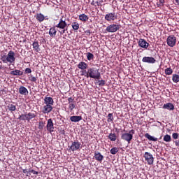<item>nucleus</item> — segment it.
Listing matches in <instances>:
<instances>
[{
    "label": "nucleus",
    "instance_id": "f257e3e1",
    "mask_svg": "<svg viewBox=\"0 0 179 179\" xmlns=\"http://www.w3.org/2000/svg\"><path fill=\"white\" fill-rule=\"evenodd\" d=\"M1 60H2L3 64H14L15 61V52L10 50L8 52L7 55H1Z\"/></svg>",
    "mask_w": 179,
    "mask_h": 179
},
{
    "label": "nucleus",
    "instance_id": "f03ea898",
    "mask_svg": "<svg viewBox=\"0 0 179 179\" xmlns=\"http://www.w3.org/2000/svg\"><path fill=\"white\" fill-rule=\"evenodd\" d=\"M36 117V112H29V113L21 114L17 119L21 121H27L29 122L33 119H35Z\"/></svg>",
    "mask_w": 179,
    "mask_h": 179
},
{
    "label": "nucleus",
    "instance_id": "7ed1b4c3",
    "mask_svg": "<svg viewBox=\"0 0 179 179\" xmlns=\"http://www.w3.org/2000/svg\"><path fill=\"white\" fill-rule=\"evenodd\" d=\"M136 134V131L134 129L129 130V133H123L121 135V139L124 141H127V143H131L133 140V136Z\"/></svg>",
    "mask_w": 179,
    "mask_h": 179
},
{
    "label": "nucleus",
    "instance_id": "20e7f679",
    "mask_svg": "<svg viewBox=\"0 0 179 179\" xmlns=\"http://www.w3.org/2000/svg\"><path fill=\"white\" fill-rule=\"evenodd\" d=\"M88 78L92 79H100L101 73L99 72V70L95 68L88 69Z\"/></svg>",
    "mask_w": 179,
    "mask_h": 179
},
{
    "label": "nucleus",
    "instance_id": "39448f33",
    "mask_svg": "<svg viewBox=\"0 0 179 179\" xmlns=\"http://www.w3.org/2000/svg\"><path fill=\"white\" fill-rule=\"evenodd\" d=\"M121 29L120 24H111L110 25H108L106 27V31L108 33H115L118 30Z\"/></svg>",
    "mask_w": 179,
    "mask_h": 179
},
{
    "label": "nucleus",
    "instance_id": "423d86ee",
    "mask_svg": "<svg viewBox=\"0 0 179 179\" xmlns=\"http://www.w3.org/2000/svg\"><path fill=\"white\" fill-rule=\"evenodd\" d=\"M143 157H144L145 161L147 162L148 165H153L154 157L153 155L151 154V152H145Z\"/></svg>",
    "mask_w": 179,
    "mask_h": 179
},
{
    "label": "nucleus",
    "instance_id": "0eeeda50",
    "mask_svg": "<svg viewBox=\"0 0 179 179\" xmlns=\"http://www.w3.org/2000/svg\"><path fill=\"white\" fill-rule=\"evenodd\" d=\"M117 18V13L115 12L108 13V14L105 15V20L108 22L115 21Z\"/></svg>",
    "mask_w": 179,
    "mask_h": 179
},
{
    "label": "nucleus",
    "instance_id": "6e6552de",
    "mask_svg": "<svg viewBox=\"0 0 179 179\" xmlns=\"http://www.w3.org/2000/svg\"><path fill=\"white\" fill-rule=\"evenodd\" d=\"M166 42H167V45L169 47H174L177 42V38H176L174 35H171L168 36Z\"/></svg>",
    "mask_w": 179,
    "mask_h": 179
},
{
    "label": "nucleus",
    "instance_id": "1a4fd4ad",
    "mask_svg": "<svg viewBox=\"0 0 179 179\" xmlns=\"http://www.w3.org/2000/svg\"><path fill=\"white\" fill-rule=\"evenodd\" d=\"M80 143L78 140L72 141L71 146H70V150H71L72 152L80 150Z\"/></svg>",
    "mask_w": 179,
    "mask_h": 179
},
{
    "label": "nucleus",
    "instance_id": "9d476101",
    "mask_svg": "<svg viewBox=\"0 0 179 179\" xmlns=\"http://www.w3.org/2000/svg\"><path fill=\"white\" fill-rule=\"evenodd\" d=\"M46 129L50 134H52L54 132L55 128H54L53 121H52V119H49L48 121L47 122Z\"/></svg>",
    "mask_w": 179,
    "mask_h": 179
},
{
    "label": "nucleus",
    "instance_id": "9b49d317",
    "mask_svg": "<svg viewBox=\"0 0 179 179\" xmlns=\"http://www.w3.org/2000/svg\"><path fill=\"white\" fill-rule=\"evenodd\" d=\"M156 62V59L151 57H145L142 59V62L147 63L149 64H155Z\"/></svg>",
    "mask_w": 179,
    "mask_h": 179
},
{
    "label": "nucleus",
    "instance_id": "f8f14e48",
    "mask_svg": "<svg viewBox=\"0 0 179 179\" xmlns=\"http://www.w3.org/2000/svg\"><path fill=\"white\" fill-rule=\"evenodd\" d=\"M138 47L142 48L143 49H147L148 48L150 44L148 43V42H147L145 40H144L143 38H141L139 39L138 42Z\"/></svg>",
    "mask_w": 179,
    "mask_h": 179
},
{
    "label": "nucleus",
    "instance_id": "ddd939ff",
    "mask_svg": "<svg viewBox=\"0 0 179 179\" xmlns=\"http://www.w3.org/2000/svg\"><path fill=\"white\" fill-rule=\"evenodd\" d=\"M66 27H67V23L66 22V20H63L62 18L59 20V24H57L55 27H57V29H64L66 28Z\"/></svg>",
    "mask_w": 179,
    "mask_h": 179
},
{
    "label": "nucleus",
    "instance_id": "4468645a",
    "mask_svg": "<svg viewBox=\"0 0 179 179\" xmlns=\"http://www.w3.org/2000/svg\"><path fill=\"white\" fill-rule=\"evenodd\" d=\"M53 105L47 104L43 106V108H42V113L43 114H48L51 113V111L53 110Z\"/></svg>",
    "mask_w": 179,
    "mask_h": 179
},
{
    "label": "nucleus",
    "instance_id": "2eb2a0df",
    "mask_svg": "<svg viewBox=\"0 0 179 179\" xmlns=\"http://www.w3.org/2000/svg\"><path fill=\"white\" fill-rule=\"evenodd\" d=\"M94 158L96 161L101 162L104 159V156L101 155L99 152H94Z\"/></svg>",
    "mask_w": 179,
    "mask_h": 179
},
{
    "label": "nucleus",
    "instance_id": "dca6fc26",
    "mask_svg": "<svg viewBox=\"0 0 179 179\" xmlns=\"http://www.w3.org/2000/svg\"><path fill=\"white\" fill-rule=\"evenodd\" d=\"M44 103H45V105L53 106L54 105L53 98H52L50 96H45Z\"/></svg>",
    "mask_w": 179,
    "mask_h": 179
},
{
    "label": "nucleus",
    "instance_id": "f3484780",
    "mask_svg": "<svg viewBox=\"0 0 179 179\" xmlns=\"http://www.w3.org/2000/svg\"><path fill=\"white\" fill-rule=\"evenodd\" d=\"M163 109H167L170 111L174 110L175 106L172 103H164L162 106Z\"/></svg>",
    "mask_w": 179,
    "mask_h": 179
},
{
    "label": "nucleus",
    "instance_id": "a211bd4d",
    "mask_svg": "<svg viewBox=\"0 0 179 179\" xmlns=\"http://www.w3.org/2000/svg\"><path fill=\"white\" fill-rule=\"evenodd\" d=\"M18 92H19V94L24 96H26L29 94L28 90L23 86H21L20 87H19Z\"/></svg>",
    "mask_w": 179,
    "mask_h": 179
},
{
    "label": "nucleus",
    "instance_id": "6ab92c4d",
    "mask_svg": "<svg viewBox=\"0 0 179 179\" xmlns=\"http://www.w3.org/2000/svg\"><path fill=\"white\" fill-rule=\"evenodd\" d=\"M49 35H50V36H51V38L56 37L57 30H56L55 27H52L51 28H50V29H49Z\"/></svg>",
    "mask_w": 179,
    "mask_h": 179
},
{
    "label": "nucleus",
    "instance_id": "aec40b11",
    "mask_svg": "<svg viewBox=\"0 0 179 179\" xmlns=\"http://www.w3.org/2000/svg\"><path fill=\"white\" fill-rule=\"evenodd\" d=\"M78 20L80 21H82L83 22H86L89 21V16L85 14H80V15H78Z\"/></svg>",
    "mask_w": 179,
    "mask_h": 179
},
{
    "label": "nucleus",
    "instance_id": "412c9836",
    "mask_svg": "<svg viewBox=\"0 0 179 179\" xmlns=\"http://www.w3.org/2000/svg\"><path fill=\"white\" fill-rule=\"evenodd\" d=\"M82 116L74 115L70 117V121H71L72 122H79L80 121H82Z\"/></svg>",
    "mask_w": 179,
    "mask_h": 179
},
{
    "label": "nucleus",
    "instance_id": "4be33fe9",
    "mask_svg": "<svg viewBox=\"0 0 179 179\" xmlns=\"http://www.w3.org/2000/svg\"><path fill=\"white\" fill-rule=\"evenodd\" d=\"M78 68L80 70H87V64L84 62H80L78 64Z\"/></svg>",
    "mask_w": 179,
    "mask_h": 179
},
{
    "label": "nucleus",
    "instance_id": "5701e85b",
    "mask_svg": "<svg viewBox=\"0 0 179 179\" xmlns=\"http://www.w3.org/2000/svg\"><path fill=\"white\" fill-rule=\"evenodd\" d=\"M71 27H72L73 30H74V32H77L78 30H79V29H80V24H79V23H78L77 21L73 22L71 23Z\"/></svg>",
    "mask_w": 179,
    "mask_h": 179
},
{
    "label": "nucleus",
    "instance_id": "b1692460",
    "mask_svg": "<svg viewBox=\"0 0 179 179\" xmlns=\"http://www.w3.org/2000/svg\"><path fill=\"white\" fill-rule=\"evenodd\" d=\"M36 19L37 21L41 23L44 21V20H45V17H44V15L41 13H38L36 15Z\"/></svg>",
    "mask_w": 179,
    "mask_h": 179
},
{
    "label": "nucleus",
    "instance_id": "393cba45",
    "mask_svg": "<svg viewBox=\"0 0 179 179\" xmlns=\"http://www.w3.org/2000/svg\"><path fill=\"white\" fill-rule=\"evenodd\" d=\"M34 50L36 52H38L40 51V45L38 44V41H35L32 44Z\"/></svg>",
    "mask_w": 179,
    "mask_h": 179
},
{
    "label": "nucleus",
    "instance_id": "a878e982",
    "mask_svg": "<svg viewBox=\"0 0 179 179\" xmlns=\"http://www.w3.org/2000/svg\"><path fill=\"white\" fill-rule=\"evenodd\" d=\"M108 138L109 141H116L117 136H116L115 133H110L108 136Z\"/></svg>",
    "mask_w": 179,
    "mask_h": 179
},
{
    "label": "nucleus",
    "instance_id": "bb28decb",
    "mask_svg": "<svg viewBox=\"0 0 179 179\" xmlns=\"http://www.w3.org/2000/svg\"><path fill=\"white\" fill-rule=\"evenodd\" d=\"M145 138H146L148 140H149L150 141H154L156 142L157 141V138H154L153 136H152L151 135H150L148 133L145 134L144 135Z\"/></svg>",
    "mask_w": 179,
    "mask_h": 179
},
{
    "label": "nucleus",
    "instance_id": "cd10ccee",
    "mask_svg": "<svg viewBox=\"0 0 179 179\" xmlns=\"http://www.w3.org/2000/svg\"><path fill=\"white\" fill-rule=\"evenodd\" d=\"M11 76H22L23 72L20 70H14L10 72Z\"/></svg>",
    "mask_w": 179,
    "mask_h": 179
},
{
    "label": "nucleus",
    "instance_id": "c85d7f7f",
    "mask_svg": "<svg viewBox=\"0 0 179 179\" xmlns=\"http://www.w3.org/2000/svg\"><path fill=\"white\" fill-rule=\"evenodd\" d=\"M163 141H165L166 143H170L171 142V136L166 134L164 137L163 138Z\"/></svg>",
    "mask_w": 179,
    "mask_h": 179
},
{
    "label": "nucleus",
    "instance_id": "c756f323",
    "mask_svg": "<svg viewBox=\"0 0 179 179\" xmlns=\"http://www.w3.org/2000/svg\"><path fill=\"white\" fill-rule=\"evenodd\" d=\"M172 80H173V83H178L179 76L178 74H173Z\"/></svg>",
    "mask_w": 179,
    "mask_h": 179
},
{
    "label": "nucleus",
    "instance_id": "7c9ffc66",
    "mask_svg": "<svg viewBox=\"0 0 179 179\" xmlns=\"http://www.w3.org/2000/svg\"><path fill=\"white\" fill-rule=\"evenodd\" d=\"M164 73L166 76H171L173 73V69L171 68H167L164 70Z\"/></svg>",
    "mask_w": 179,
    "mask_h": 179
},
{
    "label": "nucleus",
    "instance_id": "2f4dec72",
    "mask_svg": "<svg viewBox=\"0 0 179 179\" xmlns=\"http://www.w3.org/2000/svg\"><path fill=\"white\" fill-rule=\"evenodd\" d=\"M8 110H10L11 112L15 111L17 110L16 106L13 104L8 105Z\"/></svg>",
    "mask_w": 179,
    "mask_h": 179
},
{
    "label": "nucleus",
    "instance_id": "473e14b6",
    "mask_svg": "<svg viewBox=\"0 0 179 179\" xmlns=\"http://www.w3.org/2000/svg\"><path fill=\"white\" fill-rule=\"evenodd\" d=\"M87 59L88 61H92L93 59H94V55L92 53L87 52Z\"/></svg>",
    "mask_w": 179,
    "mask_h": 179
},
{
    "label": "nucleus",
    "instance_id": "72a5a7b5",
    "mask_svg": "<svg viewBox=\"0 0 179 179\" xmlns=\"http://www.w3.org/2000/svg\"><path fill=\"white\" fill-rule=\"evenodd\" d=\"M114 120L113 114V113H108V122H113Z\"/></svg>",
    "mask_w": 179,
    "mask_h": 179
},
{
    "label": "nucleus",
    "instance_id": "f704fd0d",
    "mask_svg": "<svg viewBox=\"0 0 179 179\" xmlns=\"http://www.w3.org/2000/svg\"><path fill=\"white\" fill-rule=\"evenodd\" d=\"M119 149L116 147H113L110 149L111 155H116L118 152Z\"/></svg>",
    "mask_w": 179,
    "mask_h": 179
},
{
    "label": "nucleus",
    "instance_id": "c9c22d12",
    "mask_svg": "<svg viewBox=\"0 0 179 179\" xmlns=\"http://www.w3.org/2000/svg\"><path fill=\"white\" fill-rule=\"evenodd\" d=\"M80 73H82L81 76H83L85 78H88L89 69H87V70H83L82 71H80Z\"/></svg>",
    "mask_w": 179,
    "mask_h": 179
},
{
    "label": "nucleus",
    "instance_id": "e433bc0d",
    "mask_svg": "<svg viewBox=\"0 0 179 179\" xmlns=\"http://www.w3.org/2000/svg\"><path fill=\"white\" fill-rule=\"evenodd\" d=\"M98 83L99 87H104L106 85V81L104 80H98Z\"/></svg>",
    "mask_w": 179,
    "mask_h": 179
},
{
    "label": "nucleus",
    "instance_id": "4c0bfd02",
    "mask_svg": "<svg viewBox=\"0 0 179 179\" xmlns=\"http://www.w3.org/2000/svg\"><path fill=\"white\" fill-rule=\"evenodd\" d=\"M29 81L33 82V83H36V80H37L36 78L33 76L32 75L29 76Z\"/></svg>",
    "mask_w": 179,
    "mask_h": 179
},
{
    "label": "nucleus",
    "instance_id": "58836bf2",
    "mask_svg": "<svg viewBox=\"0 0 179 179\" xmlns=\"http://www.w3.org/2000/svg\"><path fill=\"white\" fill-rule=\"evenodd\" d=\"M68 104H69V105L68 106V108H69L70 111H73V109L75 108V104L73 103H68Z\"/></svg>",
    "mask_w": 179,
    "mask_h": 179
},
{
    "label": "nucleus",
    "instance_id": "ea45409f",
    "mask_svg": "<svg viewBox=\"0 0 179 179\" xmlns=\"http://www.w3.org/2000/svg\"><path fill=\"white\" fill-rule=\"evenodd\" d=\"M44 127V123L43 121L39 122L38 123V129L39 130H43Z\"/></svg>",
    "mask_w": 179,
    "mask_h": 179
},
{
    "label": "nucleus",
    "instance_id": "a19ab883",
    "mask_svg": "<svg viewBox=\"0 0 179 179\" xmlns=\"http://www.w3.org/2000/svg\"><path fill=\"white\" fill-rule=\"evenodd\" d=\"M29 173H32L34 175H36V176H38V171H36L34 170V169H31V170L29 171Z\"/></svg>",
    "mask_w": 179,
    "mask_h": 179
},
{
    "label": "nucleus",
    "instance_id": "79ce46f5",
    "mask_svg": "<svg viewBox=\"0 0 179 179\" xmlns=\"http://www.w3.org/2000/svg\"><path fill=\"white\" fill-rule=\"evenodd\" d=\"M32 73V70H31V69L27 68V69H25V73H26V74H29V73Z\"/></svg>",
    "mask_w": 179,
    "mask_h": 179
},
{
    "label": "nucleus",
    "instance_id": "37998d69",
    "mask_svg": "<svg viewBox=\"0 0 179 179\" xmlns=\"http://www.w3.org/2000/svg\"><path fill=\"white\" fill-rule=\"evenodd\" d=\"M68 103H73L74 102V99L73 98H72V97H69V98H68Z\"/></svg>",
    "mask_w": 179,
    "mask_h": 179
},
{
    "label": "nucleus",
    "instance_id": "c03bdc74",
    "mask_svg": "<svg viewBox=\"0 0 179 179\" xmlns=\"http://www.w3.org/2000/svg\"><path fill=\"white\" fill-rule=\"evenodd\" d=\"M62 31H59L60 34H64L66 33V31H67V28L66 29H61Z\"/></svg>",
    "mask_w": 179,
    "mask_h": 179
},
{
    "label": "nucleus",
    "instance_id": "a18cd8bd",
    "mask_svg": "<svg viewBox=\"0 0 179 179\" xmlns=\"http://www.w3.org/2000/svg\"><path fill=\"white\" fill-rule=\"evenodd\" d=\"M172 138H174V139H178V133H173L172 134Z\"/></svg>",
    "mask_w": 179,
    "mask_h": 179
},
{
    "label": "nucleus",
    "instance_id": "49530a36",
    "mask_svg": "<svg viewBox=\"0 0 179 179\" xmlns=\"http://www.w3.org/2000/svg\"><path fill=\"white\" fill-rule=\"evenodd\" d=\"M175 145L176 147H179V141H175Z\"/></svg>",
    "mask_w": 179,
    "mask_h": 179
},
{
    "label": "nucleus",
    "instance_id": "de8ad7c7",
    "mask_svg": "<svg viewBox=\"0 0 179 179\" xmlns=\"http://www.w3.org/2000/svg\"><path fill=\"white\" fill-rule=\"evenodd\" d=\"M22 173L26 174V173H29V171H27V169H22Z\"/></svg>",
    "mask_w": 179,
    "mask_h": 179
},
{
    "label": "nucleus",
    "instance_id": "09e8293b",
    "mask_svg": "<svg viewBox=\"0 0 179 179\" xmlns=\"http://www.w3.org/2000/svg\"><path fill=\"white\" fill-rule=\"evenodd\" d=\"M60 134H62V135L64 136L66 134V131L62 130V131H60Z\"/></svg>",
    "mask_w": 179,
    "mask_h": 179
},
{
    "label": "nucleus",
    "instance_id": "8fccbe9b",
    "mask_svg": "<svg viewBox=\"0 0 179 179\" xmlns=\"http://www.w3.org/2000/svg\"><path fill=\"white\" fill-rule=\"evenodd\" d=\"M164 2H165L164 0H159V3H160L161 4H164Z\"/></svg>",
    "mask_w": 179,
    "mask_h": 179
},
{
    "label": "nucleus",
    "instance_id": "3c124183",
    "mask_svg": "<svg viewBox=\"0 0 179 179\" xmlns=\"http://www.w3.org/2000/svg\"><path fill=\"white\" fill-rule=\"evenodd\" d=\"M2 63H1V62H0V70H2V69H3V66H2Z\"/></svg>",
    "mask_w": 179,
    "mask_h": 179
},
{
    "label": "nucleus",
    "instance_id": "603ef678",
    "mask_svg": "<svg viewBox=\"0 0 179 179\" xmlns=\"http://www.w3.org/2000/svg\"><path fill=\"white\" fill-rule=\"evenodd\" d=\"M96 4H97V6H100V3H99V1H96Z\"/></svg>",
    "mask_w": 179,
    "mask_h": 179
},
{
    "label": "nucleus",
    "instance_id": "864d4df0",
    "mask_svg": "<svg viewBox=\"0 0 179 179\" xmlns=\"http://www.w3.org/2000/svg\"><path fill=\"white\" fill-rule=\"evenodd\" d=\"M91 6H94V1H92V2H91Z\"/></svg>",
    "mask_w": 179,
    "mask_h": 179
},
{
    "label": "nucleus",
    "instance_id": "5fc2aeb1",
    "mask_svg": "<svg viewBox=\"0 0 179 179\" xmlns=\"http://www.w3.org/2000/svg\"><path fill=\"white\" fill-rule=\"evenodd\" d=\"M176 4L179 5V0H176Z\"/></svg>",
    "mask_w": 179,
    "mask_h": 179
},
{
    "label": "nucleus",
    "instance_id": "6e6d98bb",
    "mask_svg": "<svg viewBox=\"0 0 179 179\" xmlns=\"http://www.w3.org/2000/svg\"><path fill=\"white\" fill-rule=\"evenodd\" d=\"M123 131H124V132H126V130H125V129H124Z\"/></svg>",
    "mask_w": 179,
    "mask_h": 179
},
{
    "label": "nucleus",
    "instance_id": "4d7b16f0",
    "mask_svg": "<svg viewBox=\"0 0 179 179\" xmlns=\"http://www.w3.org/2000/svg\"><path fill=\"white\" fill-rule=\"evenodd\" d=\"M0 162H1V159H0Z\"/></svg>",
    "mask_w": 179,
    "mask_h": 179
},
{
    "label": "nucleus",
    "instance_id": "13d9d810",
    "mask_svg": "<svg viewBox=\"0 0 179 179\" xmlns=\"http://www.w3.org/2000/svg\"><path fill=\"white\" fill-rule=\"evenodd\" d=\"M178 73H179V71H178Z\"/></svg>",
    "mask_w": 179,
    "mask_h": 179
}]
</instances>
